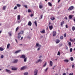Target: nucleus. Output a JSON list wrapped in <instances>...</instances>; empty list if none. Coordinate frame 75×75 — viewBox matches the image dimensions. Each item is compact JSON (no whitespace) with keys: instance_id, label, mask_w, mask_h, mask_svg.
Listing matches in <instances>:
<instances>
[{"instance_id":"24","label":"nucleus","mask_w":75,"mask_h":75,"mask_svg":"<svg viewBox=\"0 0 75 75\" xmlns=\"http://www.w3.org/2000/svg\"><path fill=\"white\" fill-rule=\"evenodd\" d=\"M48 5H49L50 6H52V4H51V3L50 2H48Z\"/></svg>"},{"instance_id":"12","label":"nucleus","mask_w":75,"mask_h":75,"mask_svg":"<svg viewBox=\"0 0 75 75\" xmlns=\"http://www.w3.org/2000/svg\"><path fill=\"white\" fill-rule=\"evenodd\" d=\"M17 62H18V59H15L14 60L13 62V63H17Z\"/></svg>"},{"instance_id":"47","label":"nucleus","mask_w":75,"mask_h":75,"mask_svg":"<svg viewBox=\"0 0 75 75\" xmlns=\"http://www.w3.org/2000/svg\"><path fill=\"white\" fill-rule=\"evenodd\" d=\"M48 68H47L46 69H45V72H47V70H48Z\"/></svg>"},{"instance_id":"11","label":"nucleus","mask_w":75,"mask_h":75,"mask_svg":"<svg viewBox=\"0 0 75 75\" xmlns=\"http://www.w3.org/2000/svg\"><path fill=\"white\" fill-rule=\"evenodd\" d=\"M49 28L50 30H52V29L53 28V26H52V25H51L50 26Z\"/></svg>"},{"instance_id":"39","label":"nucleus","mask_w":75,"mask_h":75,"mask_svg":"<svg viewBox=\"0 0 75 75\" xmlns=\"http://www.w3.org/2000/svg\"><path fill=\"white\" fill-rule=\"evenodd\" d=\"M30 17H33L34 16V14L32 13L30 15Z\"/></svg>"},{"instance_id":"14","label":"nucleus","mask_w":75,"mask_h":75,"mask_svg":"<svg viewBox=\"0 0 75 75\" xmlns=\"http://www.w3.org/2000/svg\"><path fill=\"white\" fill-rule=\"evenodd\" d=\"M55 19V18L54 17H51L50 18V19L52 20V21L54 20Z\"/></svg>"},{"instance_id":"20","label":"nucleus","mask_w":75,"mask_h":75,"mask_svg":"<svg viewBox=\"0 0 75 75\" xmlns=\"http://www.w3.org/2000/svg\"><path fill=\"white\" fill-rule=\"evenodd\" d=\"M72 30L73 31H75V26H73L72 27Z\"/></svg>"},{"instance_id":"48","label":"nucleus","mask_w":75,"mask_h":75,"mask_svg":"<svg viewBox=\"0 0 75 75\" xmlns=\"http://www.w3.org/2000/svg\"><path fill=\"white\" fill-rule=\"evenodd\" d=\"M24 7H25V8H27V5H24Z\"/></svg>"},{"instance_id":"8","label":"nucleus","mask_w":75,"mask_h":75,"mask_svg":"<svg viewBox=\"0 0 75 75\" xmlns=\"http://www.w3.org/2000/svg\"><path fill=\"white\" fill-rule=\"evenodd\" d=\"M26 67L25 66H23L22 67H21V70H24V69H26Z\"/></svg>"},{"instance_id":"10","label":"nucleus","mask_w":75,"mask_h":75,"mask_svg":"<svg viewBox=\"0 0 75 75\" xmlns=\"http://www.w3.org/2000/svg\"><path fill=\"white\" fill-rule=\"evenodd\" d=\"M45 32V30L43 29L42 31H40V32L41 33H42V34H44Z\"/></svg>"},{"instance_id":"13","label":"nucleus","mask_w":75,"mask_h":75,"mask_svg":"<svg viewBox=\"0 0 75 75\" xmlns=\"http://www.w3.org/2000/svg\"><path fill=\"white\" fill-rule=\"evenodd\" d=\"M53 64V63H52V62L51 61H50V65L51 67L52 66V64Z\"/></svg>"},{"instance_id":"7","label":"nucleus","mask_w":75,"mask_h":75,"mask_svg":"<svg viewBox=\"0 0 75 75\" xmlns=\"http://www.w3.org/2000/svg\"><path fill=\"white\" fill-rule=\"evenodd\" d=\"M5 71L7 72H8L9 74H11V71L9 70H8L7 69H6Z\"/></svg>"},{"instance_id":"51","label":"nucleus","mask_w":75,"mask_h":75,"mask_svg":"<svg viewBox=\"0 0 75 75\" xmlns=\"http://www.w3.org/2000/svg\"><path fill=\"white\" fill-rule=\"evenodd\" d=\"M40 17H41V18H40V19H42V15H41L40 16Z\"/></svg>"},{"instance_id":"30","label":"nucleus","mask_w":75,"mask_h":75,"mask_svg":"<svg viewBox=\"0 0 75 75\" xmlns=\"http://www.w3.org/2000/svg\"><path fill=\"white\" fill-rule=\"evenodd\" d=\"M28 13H30V12H31V10L30 9H28Z\"/></svg>"},{"instance_id":"28","label":"nucleus","mask_w":75,"mask_h":75,"mask_svg":"<svg viewBox=\"0 0 75 75\" xmlns=\"http://www.w3.org/2000/svg\"><path fill=\"white\" fill-rule=\"evenodd\" d=\"M6 6H3V10H6Z\"/></svg>"},{"instance_id":"49","label":"nucleus","mask_w":75,"mask_h":75,"mask_svg":"<svg viewBox=\"0 0 75 75\" xmlns=\"http://www.w3.org/2000/svg\"><path fill=\"white\" fill-rule=\"evenodd\" d=\"M62 44H60L59 45V47H62Z\"/></svg>"},{"instance_id":"45","label":"nucleus","mask_w":75,"mask_h":75,"mask_svg":"<svg viewBox=\"0 0 75 75\" xmlns=\"http://www.w3.org/2000/svg\"><path fill=\"white\" fill-rule=\"evenodd\" d=\"M19 29V28L18 27H17L16 28V31H17V30H18Z\"/></svg>"},{"instance_id":"36","label":"nucleus","mask_w":75,"mask_h":75,"mask_svg":"<svg viewBox=\"0 0 75 75\" xmlns=\"http://www.w3.org/2000/svg\"><path fill=\"white\" fill-rule=\"evenodd\" d=\"M47 65V62H46L45 64L43 65V67H45Z\"/></svg>"},{"instance_id":"18","label":"nucleus","mask_w":75,"mask_h":75,"mask_svg":"<svg viewBox=\"0 0 75 75\" xmlns=\"http://www.w3.org/2000/svg\"><path fill=\"white\" fill-rule=\"evenodd\" d=\"M10 44H8L7 45V47L8 49L10 48Z\"/></svg>"},{"instance_id":"35","label":"nucleus","mask_w":75,"mask_h":75,"mask_svg":"<svg viewBox=\"0 0 75 75\" xmlns=\"http://www.w3.org/2000/svg\"><path fill=\"white\" fill-rule=\"evenodd\" d=\"M17 6H16L13 9H14V10H16V9H17Z\"/></svg>"},{"instance_id":"54","label":"nucleus","mask_w":75,"mask_h":75,"mask_svg":"<svg viewBox=\"0 0 75 75\" xmlns=\"http://www.w3.org/2000/svg\"><path fill=\"white\" fill-rule=\"evenodd\" d=\"M9 35H10V36H11V33H9Z\"/></svg>"},{"instance_id":"46","label":"nucleus","mask_w":75,"mask_h":75,"mask_svg":"<svg viewBox=\"0 0 75 75\" xmlns=\"http://www.w3.org/2000/svg\"><path fill=\"white\" fill-rule=\"evenodd\" d=\"M70 41H71V42H73V41H74V40H72L71 39H70Z\"/></svg>"},{"instance_id":"21","label":"nucleus","mask_w":75,"mask_h":75,"mask_svg":"<svg viewBox=\"0 0 75 75\" xmlns=\"http://www.w3.org/2000/svg\"><path fill=\"white\" fill-rule=\"evenodd\" d=\"M64 24V21H62L61 23V27H62V25H63V24Z\"/></svg>"},{"instance_id":"38","label":"nucleus","mask_w":75,"mask_h":75,"mask_svg":"<svg viewBox=\"0 0 75 75\" xmlns=\"http://www.w3.org/2000/svg\"><path fill=\"white\" fill-rule=\"evenodd\" d=\"M24 75H28V73L27 72H25L24 73Z\"/></svg>"},{"instance_id":"37","label":"nucleus","mask_w":75,"mask_h":75,"mask_svg":"<svg viewBox=\"0 0 75 75\" xmlns=\"http://www.w3.org/2000/svg\"><path fill=\"white\" fill-rule=\"evenodd\" d=\"M4 55H2L1 56V58L2 59L3 58H4Z\"/></svg>"},{"instance_id":"5","label":"nucleus","mask_w":75,"mask_h":75,"mask_svg":"<svg viewBox=\"0 0 75 75\" xmlns=\"http://www.w3.org/2000/svg\"><path fill=\"white\" fill-rule=\"evenodd\" d=\"M74 17V16L72 15H69V20H71V19H72V17Z\"/></svg>"},{"instance_id":"55","label":"nucleus","mask_w":75,"mask_h":75,"mask_svg":"<svg viewBox=\"0 0 75 75\" xmlns=\"http://www.w3.org/2000/svg\"><path fill=\"white\" fill-rule=\"evenodd\" d=\"M66 27L67 28H68V25H66Z\"/></svg>"},{"instance_id":"29","label":"nucleus","mask_w":75,"mask_h":75,"mask_svg":"<svg viewBox=\"0 0 75 75\" xmlns=\"http://www.w3.org/2000/svg\"><path fill=\"white\" fill-rule=\"evenodd\" d=\"M64 62H69V60L68 59H65L64 60Z\"/></svg>"},{"instance_id":"57","label":"nucleus","mask_w":75,"mask_h":75,"mask_svg":"<svg viewBox=\"0 0 75 75\" xmlns=\"http://www.w3.org/2000/svg\"><path fill=\"white\" fill-rule=\"evenodd\" d=\"M23 37H21V40H23Z\"/></svg>"},{"instance_id":"42","label":"nucleus","mask_w":75,"mask_h":75,"mask_svg":"<svg viewBox=\"0 0 75 75\" xmlns=\"http://www.w3.org/2000/svg\"><path fill=\"white\" fill-rule=\"evenodd\" d=\"M64 37H66L67 36V34H66V33H65L64 34Z\"/></svg>"},{"instance_id":"43","label":"nucleus","mask_w":75,"mask_h":75,"mask_svg":"<svg viewBox=\"0 0 75 75\" xmlns=\"http://www.w3.org/2000/svg\"><path fill=\"white\" fill-rule=\"evenodd\" d=\"M58 55H60V52H58L57 54Z\"/></svg>"},{"instance_id":"32","label":"nucleus","mask_w":75,"mask_h":75,"mask_svg":"<svg viewBox=\"0 0 75 75\" xmlns=\"http://www.w3.org/2000/svg\"><path fill=\"white\" fill-rule=\"evenodd\" d=\"M60 38L61 40H62L64 38V37L63 36H61Z\"/></svg>"},{"instance_id":"27","label":"nucleus","mask_w":75,"mask_h":75,"mask_svg":"<svg viewBox=\"0 0 75 75\" xmlns=\"http://www.w3.org/2000/svg\"><path fill=\"white\" fill-rule=\"evenodd\" d=\"M16 5L18 7H20L21 6V5L18 4H17Z\"/></svg>"},{"instance_id":"34","label":"nucleus","mask_w":75,"mask_h":75,"mask_svg":"<svg viewBox=\"0 0 75 75\" xmlns=\"http://www.w3.org/2000/svg\"><path fill=\"white\" fill-rule=\"evenodd\" d=\"M68 44H69V46H71V42H69V43Z\"/></svg>"},{"instance_id":"60","label":"nucleus","mask_w":75,"mask_h":75,"mask_svg":"<svg viewBox=\"0 0 75 75\" xmlns=\"http://www.w3.org/2000/svg\"><path fill=\"white\" fill-rule=\"evenodd\" d=\"M51 24V22H50L49 23V25H50Z\"/></svg>"},{"instance_id":"2","label":"nucleus","mask_w":75,"mask_h":75,"mask_svg":"<svg viewBox=\"0 0 75 75\" xmlns=\"http://www.w3.org/2000/svg\"><path fill=\"white\" fill-rule=\"evenodd\" d=\"M74 6H70V7H69L68 10H69V11L72 10H73V9H74Z\"/></svg>"},{"instance_id":"9","label":"nucleus","mask_w":75,"mask_h":75,"mask_svg":"<svg viewBox=\"0 0 75 75\" xmlns=\"http://www.w3.org/2000/svg\"><path fill=\"white\" fill-rule=\"evenodd\" d=\"M60 42V40L59 39H57L56 41V44H58Z\"/></svg>"},{"instance_id":"53","label":"nucleus","mask_w":75,"mask_h":75,"mask_svg":"<svg viewBox=\"0 0 75 75\" xmlns=\"http://www.w3.org/2000/svg\"><path fill=\"white\" fill-rule=\"evenodd\" d=\"M74 64H73L72 66V68H74Z\"/></svg>"},{"instance_id":"64","label":"nucleus","mask_w":75,"mask_h":75,"mask_svg":"<svg viewBox=\"0 0 75 75\" xmlns=\"http://www.w3.org/2000/svg\"><path fill=\"white\" fill-rule=\"evenodd\" d=\"M55 75H58V74H56Z\"/></svg>"},{"instance_id":"26","label":"nucleus","mask_w":75,"mask_h":75,"mask_svg":"<svg viewBox=\"0 0 75 75\" xmlns=\"http://www.w3.org/2000/svg\"><path fill=\"white\" fill-rule=\"evenodd\" d=\"M34 23H35L36 26V27H37V21H35Z\"/></svg>"},{"instance_id":"40","label":"nucleus","mask_w":75,"mask_h":75,"mask_svg":"<svg viewBox=\"0 0 75 75\" xmlns=\"http://www.w3.org/2000/svg\"><path fill=\"white\" fill-rule=\"evenodd\" d=\"M23 33H24V31H21L20 32L21 34H23Z\"/></svg>"},{"instance_id":"31","label":"nucleus","mask_w":75,"mask_h":75,"mask_svg":"<svg viewBox=\"0 0 75 75\" xmlns=\"http://www.w3.org/2000/svg\"><path fill=\"white\" fill-rule=\"evenodd\" d=\"M42 62V60L41 59H39V60H38V62Z\"/></svg>"},{"instance_id":"41","label":"nucleus","mask_w":75,"mask_h":75,"mask_svg":"<svg viewBox=\"0 0 75 75\" xmlns=\"http://www.w3.org/2000/svg\"><path fill=\"white\" fill-rule=\"evenodd\" d=\"M18 38H21V35H18Z\"/></svg>"},{"instance_id":"19","label":"nucleus","mask_w":75,"mask_h":75,"mask_svg":"<svg viewBox=\"0 0 75 75\" xmlns=\"http://www.w3.org/2000/svg\"><path fill=\"white\" fill-rule=\"evenodd\" d=\"M31 24H32V23H31V22L29 21L28 23V25H30V26H31Z\"/></svg>"},{"instance_id":"17","label":"nucleus","mask_w":75,"mask_h":75,"mask_svg":"<svg viewBox=\"0 0 75 75\" xmlns=\"http://www.w3.org/2000/svg\"><path fill=\"white\" fill-rule=\"evenodd\" d=\"M17 19L18 20H20V16L19 15L18 16Z\"/></svg>"},{"instance_id":"52","label":"nucleus","mask_w":75,"mask_h":75,"mask_svg":"<svg viewBox=\"0 0 75 75\" xmlns=\"http://www.w3.org/2000/svg\"><path fill=\"white\" fill-rule=\"evenodd\" d=\"M64 18L65 19H66V20H68V19H67V16H66L65 17V18Z\"/></svg>"},{"instance_id":"4","label":"nucleus","mask_w":75,"mask_h":75,"mask_svg":"<svg viewBox=\"0 0 75 75\" xmlns=\"http://www.w3.org/2000/svg\"><path fill=\"white\" fill-rule=\"evenodd\" d=\"M20 58H23L24 59V58H25V55L23 54L20 57Z\"/></svg>"},{"instance_id":"63","label":"nucleus","mask_w":75,"mask_h":75,"mask_svg":"<svg viewBox=\"0 0 75 75\" xmlns=\"http://www.w3.org/2000/svg\"><path fill=\"white\" fill-rule=\"evenodd\" d=\"M75 48L74 49V51H75Z\"/></svg>"},{"instance_id":"33","label":"nucleus","mask_w":75,"mask_h":75,"mask_svg":"<svg viewBox=\"0 0 75 75\" xmlns=\"http://www.w3.org/2000/svg\"><path fill=\"white\" fill-rule=\"evenodd\" d=\"M70 59L71 60V61H74V58H73V57H71V58H70Z\"/></svg>"},{"instance_id":"25","label":"nucleus","mask_w":75,"mask_h":75,"mask_svg":"<svg viewBox=\"0 0 75 75\" xmlns=\"http://www.w3.org/2000/svg\"><path fill=\"white\" fill-rule=\"evenodd\" d=\"M24 61L25 62H26L27 61V58L25 57V58H24Z\"/></svg>"},{"instance_id":"62","label":"nucleus","mask_w":75,"mask_h":75,"mask_svg":"<svg viewBox=\"0 0 75 75\" xmlns=\"http://www.w3.org/2000/svg\"><path fill=\"white\" fill-rule=\"evenodd\" d=\"M21 33H19L18 34V35H20V34Z\"/></svg>"},{"instance_id":"16","label":"nucleus","mask_w":75,"mask_h":75,"mask_svg":"<svg viewBox=\"0 0 75 75\" xmlns=\"http://www.w3.org/2000/svg\"><path fill=\"white\" fill-rule=\"evenodd\" d=\"M43 7V6L42 5H39V8L40 9H41V8H42Z\"/></svg>"},{"instance_id":"56","label":"nucleus","mask_w":75,"mask_h":75,"mask_svg":"<svg viewBox=\"0 0 75 75\" xmlns=\"http://www.w3.org/2000/svg\"><path fill=\"white\" fill-rule=\"evenodd\" d=\"M60 1H61V0H59L58 1V3H59Z\"/></svg>"},{"instance_id":"44","label":"nucleus","mask_w":75,"mask_h":75,"mask_svg":"<svg viewBox=\"0 0 75 75\" xmlns=\"http://www.w3.org/2000/svg\"><path fill=\"white\" fill-rule=\"evenodd\" d=\"M70 52H72V48H71L70 49Z\"/></svg>"},{"instance_id":"23","label":"nucleus","mask_w":75,"mask_h":75,"mask_svg":"<svg viewBox=\"0 0 75 75\" xmlns=\"http://www.w3.org/2000/svg\"><path fill=\"white\" fill-rule=\"evenodd\" d=\"M4 50V49H3V48H2V47H0V51H3Z\"/></svg>"},{"instance_id":"6","label":"nucleus","mask_w":75,"mask_h":75,"mask_svg":"<svg viewBox=\"0 0 75 75\" xmlns=\"http://www.w3.org/2000/svg\"><path fill=\"white\" fill-rule=\"evenodd\" d=\"M56 34H57V32L55 31H53V36L54 37L56 35Z\"/></svg>"},{"instance_id":"58","label":"nucleus","mask_w":75,"mask_h":75,"mask_svg":"<svg viewBox=\"0 0 75 75\" xmlns=\"http://www.w3.org/2000/svg\"><path fill=\"white\" fill-rule=\"evenodd\" d=\"M63 75H66V73H64L63 74Z\"/></svg>"},{"instance_id":"59","label":"nucleus","mask_w":75,"mask_h":75,"mask_svg":"<svg viewBox=\"0 0 75 75\" xmlns=\"http://www.w3.org/2000/svg\"><path fill=\"white\" fill-rule=\"evenodd\" d=\"M42 57V56H40V57H39V58H41V57Z\"/></svg>"},{"instance_id":"1","label":"nucleus","mask_w":75,"mask_h":75,"mask_svg":"<svg viewBox=\"0 0 75 75\" xmlns=\"http://www.w3.org/2000/svg\"><path fill=\"white\" fill-rule=\"evenodd\" d=\"M36 47H39V48L38 49V50L39 51V50H40L41 47V45H40L39 44L36 43Z\"/></svg>"},{"instance_id":"61","label":"nucleus","mask_w":75,"mask_h":75,"mask_svg":"<svg viewBox=\"0 0 75 75\" xmlns=\"http://www.w3.org/2000/svg\"><path fill=\"white\" fill-rule=\"evenodd\" d=\"M15 40L17 42H17V39H15Z\"/></svg>"},{"instance_id":"15","label":"nucleus","mask_w":75,"mask_h":75,"mask_svg":"<svg viewBox=\"0 0 75 75\" xmlns=\"http://www.w3.org/2000/svg\"><path fill=\"white\" fill-rule=\"evenodd\" d=\"M12 70H13V71H16L17 69V68H11Z\"/></svg>"},{"instance_id":"22","label":"nucleus","mask_w":75,"mask_h":75,"mask_svg":"<svg viewBox=\"0 0 75 75\" xmlns=\"http://www.w3.org/2000/svg\"><path fill=\"white\" fill-rule=\"evenodd\" d=\"M20 51H21V50H19L18 51H16L15 52V53H16V54H17L18 53L20 52Z\"/></svg>"},{"instance_id":"50","label":"nucleus","mask_w":75,"mask_h":75,"mask_svg":"<svg viewBox=\"0 0 75 75\" xmlns=\"http://www.w3.org/2000/svg\"><path fill=\"white\" fill-rule=\"evenodd\" d=\"M74 75V74L73 73H70L69 74V75Z\"/></svg>"},{"instance_id":"3","label":"nucleus","mask_w":75,"mask_h":75,"mask_svg":"<svg viewBox=\"0 0 75 75\" xmlns=\"http://www.w3.org/2000/svg\"><path fill=\"white\" fill-rule=\"evenodd\" d=\"M37 73H38V70L35 69L34 71V75H37Z\"/></svg>"}]
</instances>
